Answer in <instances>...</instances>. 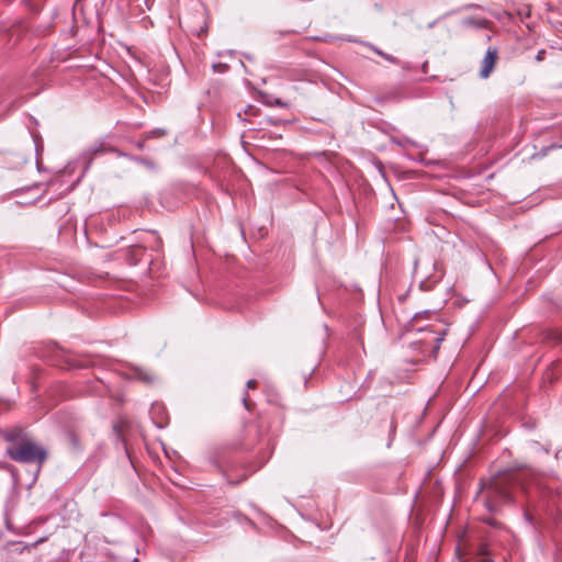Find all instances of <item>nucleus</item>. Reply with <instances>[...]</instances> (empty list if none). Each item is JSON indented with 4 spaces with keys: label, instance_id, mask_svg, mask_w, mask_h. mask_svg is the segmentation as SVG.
I'll return each instance as SVG.
<instances>
[{
    "label": "nucleus",
    "instance_id": "obj_7",
    "mask_svg": "<svg viewBox=\"0 0 562 562\" xmlns=\"http://www.w3.org/2000/svg\"><path fill=\"white\" fill-rule=\"evenodd\" d=\"M256 383H257V382H256V380H249V381L247 382V386H248L249 389H252V387H255Z\"/></svg>",
    "mask_w": 562,
    "mask_h": 562
},
{
    "label": "nucleus",
    "instance_id": "obj_2",
    "mask_svg": "<svg viewBox=\"0 0 562 562\" xmlns=\"http://www.w3.org/2000/svg\"><path fill=\"white\" fill-rule=\"evenodd\" d=\"M518 486H520V479L516 475L495 477L484 483L481 495L486 508L494 512L498 505L513 502L514 490Z\"/></svg>",
    "mask_w": 562,
    "mask_h": 562
},
{
    "label": "nucleus",
    "instance_id": "obj_9",
    "mask_svg": "<svg viewBox=\"0 0 562 562\" xmlns=\"http://www.w3.org/2000/svg\"><path fill=\"white\" fill-rule=\"evenodd\" d=\"M482 562H492V561L487 557H483Z\"/></svg>",
    "mask_w": 562,
    "mask_h": 562
},
{
    "label": "nucleus",
    "instance_id": "obj_6",
    "mask_svg": "<svg viewBox=\"0 0 562 562\" xmlns=\"http://www.w3.org/2000/svg\"><path fill=\"white\" fill-rule=\"evenodd\" d=\"M442 339H443V337H442V336H440V337L436 338V341H437V345L435 346V350H436V351L439 349V345H440V342L442 341Z\"/></svg>",
    "mask_w": 562,
    "mask_h": 562
},
{
    "label": "nucleus",
    "instance_id": "obj_5",
    "mask_svg": "<svg viewBox=\"0 0 562 562\" xmlns=\"http://www.w3.org/2000/svg\"><path fill=\"white\" fill-rule=\"evenodd\" d=\"M138 378H139L140 380L145 381V382H151V381H153V379L149 376V374L144 373V372H140V373L138 374Z\"/></svg>",
    "mask_w": 562,
    "mask_h": 562
},
{
    "label": "nucleus",
    "instance_id": "obj_4",
    "mask_svg": "<svg viewBox=\"0 0 562 562\" xmlns=\"http://www.w3.org/2000/svg\"><path fill=\"white\" fill-rule=\"evenodd\" d=\"M376 53L379 55H381L383 58H385L386 60L391 61V63H395L396 61L395 58L392 57L391 55L384 54V53H382L380 50H376Z\"/></svg>",
    "mask_w": 562,
    "mask_h": 562
},
{
    "label": "nucleus",
    "instance_id": "obj_11",
    "mask_svg": "<svg viewBox=\"0 0 562 562\" xmlns=\"http://www.w3.org/2000/svg\"><path fill=\"white\" fill-rule=\"evenodd\" d=\"M134 562H138V560H137V559H134Z\"/></svg>",
    "mask_w": 562,
    "mask_h": 562
},
{
    "label": "nucleus",
    "instance_id": "obj_3",
    "mask_svg": "<svg viewBox=\"0 0 562 562\" xmlns=\"http://www.w3.org/2000/svg\"><path fill=\"white\" fill-rule=\"evenodd\" d=\"M497 59V50L495 48H488L485 53V56L482 60V66L480 70V77L486 79L490 77L493 71Z\"/></svg>",
    "mask_w": 562,
    "mask_h": 562
},
{
    "label": "nucleus",
    "instance_id": "obj_1",
    "mask_svg": "<svg viewBox=\"0 0 562 562\" xmlns=\"http://www.w3.org/2000/svg\"><path fill=\"white\" fill-rule=\"evenodd\" d=\"M3 437L9 442L7 453L12 460L21 463H43L46 459V451L29 438L23 429H9Z\"/></svg>",
    "mask_w": 562,
    "mask_h": 562
},
{
    "label": "nucleus",
    "instance_id": "obj_8",
    "mask_svg": "<svg viewBox=\"0 0 562 562\" xmlns=\"http://www.w3.org/2000/svg\"><path fill=\"white\" fill-rule=\"evenodd\" d=\"M243 402H244L245 407L247 409H249V406H248V403H247V395L244 396Z\"/></svg>",
    "mask_w": 562,
    "mask_h": 562
},
{
    "label": "nucleus",
    "instance_id": "obj_10",
    "mask_svg": "<svg viewBox=\"0 0 562 562\" xmlns=\"http://www.w3.org/2000/svg\"><path fill=\"white\" fill-rule=\"evenodd\" d=\"M153 408H154V409H156V408H160V405H159V404H156V405H154V406H153Z\"/></svg>",
    "mask_w": 562,
    "mask_h": 562
}]
</instances>
